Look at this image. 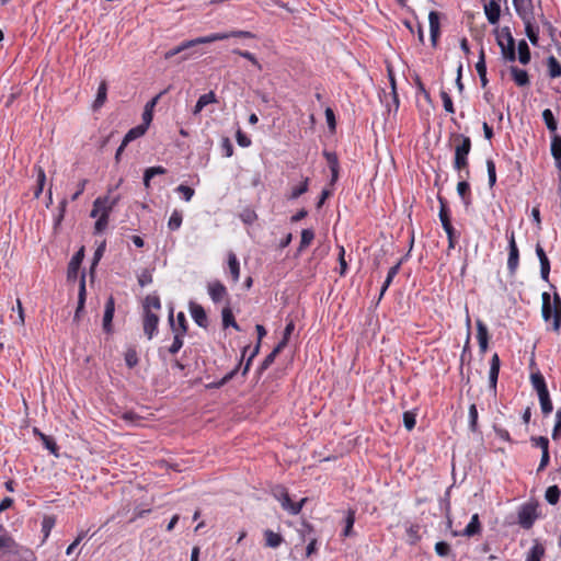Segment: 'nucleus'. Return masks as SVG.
<instances>
[{
  "instance_id": "1",
  "label": "nucleus",
  "mask_w": 561,
  "mask_h": 561,
  "mask_svg": "<svg viewBox=\"0 0 561 561\" xmlns=\"http://www.w3.org/2000/svg\"><path fill=\"white\" fill-rule=\"evenodd\" d=\"M541 314L546 322L552 320V330L559 332L561 328V297L554 291L551 298L549 293H542Z\"/></svg>"
},
{
  "instance_id": "2",
  "label": "nucleus",
  "mask_w": 561,
  "mask_h": 561,
  "mask_svg": "<svg viewBox=\"0 0 561 561\" xmlns=\"http://www.w3.org/2000/svg\"><path fill=\"white\" fill-rule=\"evenodd\" d=\"M453 139L455 142L454 169L458 171L459 178L462 179V171L466 172L467 176L469 175L468 156L471 151V139L462 134L454 135Z\"/></svg>"
},
{
  "instance_id": "3",
  "label": "nucleus",
  "mask_w": 561,
  "mask_h": 561,
  "mask_svg": "<svg viewBox=\"0 0 561 561\" xmlns=\"http://www.w3.org/2000/svg\"><path fill=\"white\" fill-rule=\"evenodd\" d=\"M228 38H231L230 32H220V33L209 34L207 36L197 37L194 39L184 41L181 44H179L178 46L167 50L163 54V57H164V59L169 60V59L173 58L174 56H176V54H180L183 50H186L188 48H195L196 46L202 45V44H209V43H214L217 41H224V39H228Z\"/></svg>"
},
{
  "instance_id": "4",
  "label": "nucleus",
  "mask_w": 561,
  "mask_h": 561,
  "mask_svg": "<svg viewBox=\"0 0 561 561\" xmlns=\"http://www.w3.org/2000/svg\"><path fill=\"white\" fill-rule=\"evenodd\" d=\"M508 239V257H507V270L511 276H514L519 265V250L515 241L514 231L506 232Z\"/></svg>"
},
{
  "instance_id": "5",
  "label": "nucleus",
  "mask_w": 561,
  "mask_h": 561,
  "mask_svg": "<svg viewBox=\"0 0 561 561\" xmlns=\"http://www.w3.org/2000/svg\"><path fill=\"white\" fill-rule=\"evenodd\" d=\"M502 34L506 35V44L502 41L501 36H497V45L501 48V53L505 59L508 61H514L516 59L515 39L511 33L510 27H503Z\"/></svg>"
},
{
  "instance_id": "6",
  "label": "nucleus",
  "mask_w": 561,
  "mask_h": 561,
  "mask_svg": "<svg viewBox=\"0 0 561 561\" xmlns=\"http://www.w3.org/2000/svg\"><path fill=\"white\" fill-rule=\"evenodd\" d=\"M275 497L279 501L283 510L291 515L299 514L304 504L307 502L306 497L301 499L300 502H293L285 489H280L278 493H275Z\"/></svg>"
},
{
  "instance_id": "7",
  "label": "nucleus",
  "mask_w": 561,
  "mask_h": 561,
  "mask_svg": "<svg viewBox=\"0 0 561 561\" xmlns=\"http://www.w3.org/2000/svg\"><path fill=\"white\" fill-rule=\"evenodd\" d=\"M536 517V510L533 506H523L518 513V524L523 528L529 529L534 525Z\"/></svg>"
},
{
  "instance_id": "8",
  "label": "nucleus",
  "mask_w": 561,
  "mask_h": 561,
  "mask_svg": "<svg viewBox=\"0 0 561 561\" xmlns=\"http://www.w3.org/2000/svg\"><path fill=\"white\" fill-rule=\"evenodd\" d=\"M501 360L496 353L493 354L490 360V371H489V386L493 393H496V385L500 374Z\"/></svg>"
},
{
  "instance_id": "9",
  "label": "nucleus",
  "mask_w": 561,
  "mask_h": 561,
  "mask_svg": "<svg viewBox=\"0 0 561 561\" xmlns=\"http://www.w3.org/2000/svg\"><path fill=\"white\" fill-rule=\"evenodd\" d=\"M159 323V317L151 312V310H147L144 317V332L151 340L157 332Z\"/></svg>"
},
{
  "instance_id": "10",
  "label": "nucleus",
  "mask_w": 561,
  "mask_h": 561,
  "mask_svg": "<svg viewBox=\"0 0 561 561\" xmlns=\"http://www.w3.org/2000/svg\"><path fill=\"white\" fill-rule=\"evenodd\" d=\"M536 254L540 262V276L543 280L548 282L550 274V261L543 248L539 243L536 245Z\"/></svg>"
},
{
  "instance_id": "11",
  "label": "nucleus",
  "mask_w": 561,
  "mask_h": 561,
  "mask_svg": "<svg viewBox=\"0 0 561 561\" xmlns=\"http://www.w3.org/2000/svg\"><path fill=\"white\" fill-rule=\"evenodd\" d=\"M115 312V301L112 296L105 302L104 316H103V329L110 333L112 331V320Z\"/></svg>"
},
{
  "instance_id": "12",
  "label": "nucleus",
  "mask_w": 561,
  "mask_h": 561,
  "mask_svg": "<svg viewBox=\"0 0 561 561\" xmlns=\"http://www.w3.org/2000/svg\"><path fill=\"white\" fill-rule=\"evenodd\" d=\"M169 321H170V325L172 328V331L174 332V339H173L172 344L169 347V353L174 355L183 346V335L184 334L179 333V331H178V329L175 327L174 319H173V310L172 309L170 311Z\"/></svg>"
},
{
  "instance_id": "13",
  "label": "nucleus",
  "mask_w": 561,
  "mask_h": 561,
  "mask_svg": "<svg viewBox=\"0 0 561 561\" xmlns=\"http://www.w3.org/2000/svg\"><path fill=\"white\" fill-rule=\"evenodd\" d=\"M208 294L214 302H220L228 296L227 288L220 282H213L208 284Z\"/></svg>"
},
{
  "instance_id": "14",
  "label": "nucleus",
  "mask_w": 561,
  "mask_h": 561,
  "mask_svg": "<svg viewBox=\"0 0 561 561\" xmlns=\"http://www.w3.org/2000/svg\"><path fill=\"white\" fill-rule=\"evenodd\" d=\"M116 201H110L107 197L105 198H96L93 203V208L91 210V217L95 218L103 213V209L111 211L115 205Z\"/></svg>"
},
{
  "instance_id": "15",
  "label": "nucleus",
  "mask_w": 561,
  "mask_h": 561,
  "mask_svg": "<svg viewBox=\"0 0 561 561\" xmlns=\"http://www.w3.org/2000/svg\"><path fill=\"white\" fill-rule=\"evenodd\" d=\"M484 13L490 24H496L501 15L500 2L490 0L489 3L484 4Z\"/></svg>"
},
{
  "instance_id": "16",
  "label": "nucleus",
  "mask_w": 561,
  "mask_h": 561,
  "mask_svg": "<svg viewBox=\"0 0 561 561\" xmlns=\"http://www.w3.org/2000/svg\"><path fill=\"white\" fill-rule=\"evenodd\" d=\"M191 314L195 323L201 328H207L208 321L204 308L197 304H191Z\"/></svg>"
},
{
  "instance_id": "17",
  "label": "nucleus",
  "mask_w": 561,
  "mask_h": 561,
  "mask_svg": "<svg viewBox=\"0 0 561 561\" xmlns=\"http://www.w3.org/2000/svg\"><path fill=\"white\" fill-rule=\"evenodd\" d=\"M428 22H430V34L431 42L433 46L436 45L437 38L439 36V14L436 11H431L428 13Z\"/></svg>"
},
{
  "instance_id": "18",
  "label": "nucleus",
  "mask_w": 561,
  "mask_h": 561,
  "mask_svg": "<svg viewBox=\"0 0 561 561\" xmlns=\"http://www.w3.org/2000/svg\"><path fill=\"white\" fill-rule=\"evenodd\" d=\"M550 150H551V154L554 159L557 169L559 171H561V136L560 135L552 134Z\"/></svg>"
},
{
  "instance_id": "19",
  "label": "nucleus",
  "mask_w": 561,
  "mask_h": 561,
  "mask_svg": "<svg viewBox=\"0 0 561 561\" xmlns=\"http://www.w3.org/2000/svg\"><path fill=\"white\" fill-rule=\"evenodd\" d=\"M85 295H87V291H85V276L83 274L81 276L80 284H79L78 306H77V309H76V312H75V317H73L75 321L79 320L80 313L84 309Z\"/></svg>"
},
{
  "instance_id": "20",
  "label": "nucleus",
  "mask_w": 561,
  "mask_h": 561,
  "mask_svg": "<svg viewBox=\"0 0 561 561\" xmlns=\"http://www.w3.org/2000/svg\"><path fill=\"white\" fill-rule=\"evenodd\" d=\"M482 530L480 518L478 514H473L469 524L462 530L461 535L465 537H473L476 535H480Z\"/></svg>"
},
{
  "instance_id": "21",
  "label": "nucleus",
  "mask_w": 561,
  "mask_h": 561,
  "mask_svg": "<svg viewBox=\"0 0 561 561\" xmlns=\"http://www.w3.org/2000/svg\"><path fill=\"white\" fill-rule=\"evenodd\" d=\"M546 552V549L541 542L537 539L534 540L533 547L528 550L525 561H541Z\"/></svg>"
},
{
  "instance_id": "22",
  "label": "nucleus",
  "mask_w": 561,
  "mask_h": 561,
  "mask_svg": "<svg viewBox=\"0 0 561 561\" xmlns=\"http://www.w3.org/2000/svg\"><path fill=\"white\" fill-rule=\"evenodd\" d=\"M216 102H217L216 94L213 91L201 95L193 108V114L194 115L199 114L205 106H207L208 104H211V103H216Z\"/></svg>"
},
{
  "instance_id": "23",
  "label": "nucleus",
  "mask_w": 561,
  "mask_h": 561,
  "mask_svg": "<svg viewBox=\"0 0 561 561\" xmlns=\"http://www.w3.org/2000/svg\"><path fill=\"white\" fill-rule=\"evenodd\" d=\"M510 70L514 82L518 87H525L529 84V77L526 70L519 69L516 66H512Z\"/></svg>"
},
{
  "instance_id": "24",
  "label": "nucleus",
  "mask_w": 561,
  "mask_h": 561,
  "mask_svg": "<svg viewBox=\"0 0 561 561\" xmlns=\"http://www.w3.org/2000/svg\"><path fill=\"white\" fill-rule=\"evenodd\" d=\"M255 329L257 332L259 342L255 345V347L253 348V351L243 368V371H242L243 375H245L248 373L250 365H251V360L257 355V353L260 351V342L266 335V330L262 324H256Z\"/></svg>"
},
{
  "instance_id": "25",
  "label": "nucleus",
  "mask_w": 561,
  "mask_h": 561,
  "mask_svg": "<svg viewBox=\"0 0 561 561\" xmlns=\"http://www.w3.org/2000/svg\"><path fill=\"white\" fill-rule=\"evenodd\" d=\"M83 260V248L80 249L71 259L68 265V278H76L80 264Z\"/></svg>"
},
{
  "instance_id": "26",
  "label": "nucleus",
  "mask_w": 561,
  "mask_h": 561,
  "mask_svg": "<svg viewBox=\"0 0 561 561\" xmlns=\"http://www.w3.org/2000/svg\"><path fill=\"white\" fill-rule=\"evenodd\" d=\"M264 538L265 546L273 549L278 548L284 541V538L280 534L274 533L271 529H266L264 531Z\"/></svg>"
},
{
  "instance_id": "27",
  "label": "nucleus",
  "mask_w": 561,
  "mask_h": 561,
  "mask_svg": "<svg viewBox=\"0 0 561 561\" xmlns=\"http://www.w3.org/2000/svg\"><path fill=\"white\" fill-rule=\"evenodd\" d=\"M477 329H478L477 337H478L480 351L482 353H485L488 350V341H489L488 329L484 325V323H482L481 321H478Z\"/></svg>"
},
{
  "instance_id": "28",
  "label": "nucleus",
  "mask_w": 561,
  "mask_h": 561,
  "mask_svg": "<svg viewBox=\"0 0 561 561\" xmlns=\"http://www.w3.org/2000/svg\"><path fill=\"white\" fill-rule=\"evenodd\" d=\"M476 70L479 75L482 88H485L488 84V78H486V65H485L483 48L480 50L479 60L476 64Z\"/></svg>"
},
{
  "instance_id": "29",
  "label": "nucleus",
  "mask_w": 561,
  "mask_h": 561,
  "mask_svg": "<svg viewBox=\"0 0 561 561\" xmlns=\"http://www.w3.org/2000/svg\"><path fill=\"white\" fill-rule=\"evenodd\" d=\"M147 128H148L147 126L141 124V125H138V126L129 129L128 133L124 136L123 146H127L133 140L141 137L146 133Z\"/></svg>"
},
{
  "instance_id": "30",
  "label": "nucleus",
  "mask_w": 561,
  "mask_h": 561,
  "mask_svg": "<svg viewBox=\"0 0 561 561\" xmlns=\"http://www.w3.org/2000/svg\"><path fill=\"white\" fill-rule=\"evenodd\" d=\"M457 193L462 199V203L466 207H468L471 204V197H470V185L467 181L462 180L459 181L457 184Z\"/></svg>"
},
{
  "instance_id": "31",
  "label": "nucleus",
  "mask_w": 561,
  "mask_h": 561,
  "mask_svg": "<svg viewBox=\"0 0 561 561\" xmlns=\"http://www.w3.org/2000/svg\"><path fill=\"white\" fill-rule=\"evenodd\" d=\"M228 267L233 282L237 283L240 277V264L233 252L228 253Z\"/></svg>"
},
{
  "instance_id": "32",
  "label": "nucleus",
  "mask_w": 561,
  "mask_h": 561,
  "mask_svg": "<svg viewBox=\"0 0 561 561\" xmlns=\"http://www.w3.org/2000/svg\"><path fill=\"white\" fill-rule=\"evenodd\" d=\"M221 316H222L224 328L232 327L237 331L241 330L239 324L236 322L234 317L231 311V308L229 306H227L222 309Z\"/></svg>"
},
{
  "instance_id": "33",
  "label": "nucleus",
  "mask_w": 561,
  "mask_h": 561,
  "mask_svg": "<svg viewBox=\"0 0 561 561\" xmlns=\"http://www.w3.org/2000/svg\"><path fill=\"white\" fill-rule=\"evenodd\" d=\"M541 411L545 415L553 410V405L549 396L548 389L538 393Z\"/></svg>"
},
{
  "instance_id": "34",
  "label": "nucleus",
  "mask_w": 561,
  "mask_h": 561,
  "mask_svg": "<svg viewBox=\"0 0 561 561\" xmlns=\"http://www.w3.org/2000/svg\"><path fill=\"white\" fill-rule=\"evenodd\" d=\"M285 348V343L284 342H278V344L274 347V350L264 358L262 365H261V369H266L267 367H270L276 356Z\"/></svg>"
},
{
  "instance_id": "35",
  "label": "nucleus",
  "mask_w": 561,
  "mask_h": 561,
  "mask_svg": "<svg viewBox=\"0 0 561 561\" xmlns=\"http://www.w3.org/2000/svg\"><path fill=\"white\" fill-rule=\"evenodd\" d=\"M548 72L551 78H560L561 77V64L554 56H549L547 58Z\"/></svg>"
},
{
  "instance_id": "36",
  "label": "nucleus",
  "mask_w": 561,
  "mask_h": 561,
  "mask_svg": "<svg viewBox=\"0 0 561 561\" xmlns=\"http://www.w3.org/2000/svg\"><path fill=\"white\" fill-rule=\"evenodd\" d=\"M518 60L523 65H527L530 61V49L525 39L518 43Z\"/></svg>"
},
{
  "instance_id": "37",
  "label": "nucleus",
  "mask_w": 561,
  "mask_h": 561,
  "mask_svg": "<svg viewBox=\"0 0 561 561\" xmlns=\"http://www.w3.org/2000/svg\"><path fill=\"white\" fill-rule=\"evenodd\" d=\"M399 270H400V263H398L389 268L386 280L383 282V285L381 286V289H380L379 299H381V297L385 295L386 290L392 283L393 278L398 274Z\"/></svg>"
},
{
  "instance_id": "38",
  "label": "nucleus",
  "mask_w": 561,
  "mask_h": 561,
  "mask_svg": "<svg viewBox=\"0 0 561 561\" xmlns=\"http://www.w3.org/2000/svg\"><path fill=\"white\" fill-rule=\"evenodd\" d=\"M354 523H355V512L350 510V511H347V514L344 519L345 525H344V529L342 533L343 537H351L354 535V533H353Z\"/></svg>"
},
{
  "instance_id": "39",
  "label": "nucleus",
  "mask_w": 561,
  "mask_h": 561,
  "mask_svg": "<svg viewBox=\"0 0 561 561\" xmlns=\"http://www.w3.org/2000/svg\"><path fill=\"white\" fill-rule=\"evenodd\" d=\"M161 94H158L156 98H153L150 102H148L145 106V111L142 113V121L145 126H149V124L152 121V110L156 106L159 98Z\"/></svg>"
},
{
  "instance_id": "40",
  "label": "nucleus",
  "mask_w": 561,
  "mask_h": 561,
  "mask_svg": "<svg viewBox=\"0 0 561 561\" xmlns=\"http://www.w3.org/2000/svg\"><path fill=\"white\" fill-rule=\"evenodd\" d=\"M542 119L547 126V128L552 133L556 134L558 129V123L553 116V113L550 108H546L542 112Z\"/></svg>"
},
{
  "instance_id": "41",
  "label": "nucleus",
  "mask_w": 561,
  "mask_h": 561,
  "mask_svg": "<svg viewBox=\"0 0 561 561\" xmlns=\"http://www.w3.org/2000/svg\"><path fill=\"white\" fill-rule=\"evenodd\" d=\"M314 239V232L312 229H304L301 231V240L298 248V253H301L307 247L311 244Z\"/></svg>"
},
{
  "instance_id": "42",
  "label": "nucleus",
  "mask_w": 561,
  "mask_h": 561,
  "mask_svg": "<svg viewBox=\"0 0 561 561\" xmlns=\"http://www.w3.org/2000/svg\"><path fill=\"white\" fill-rule=\"evenodd\" d=\"M525 32L533 45H538L539 42V28L534 27L529 20L525 21Z\"/></svg>"
},
{
  "instance_id": "43",
  "label": "nucleus",
  "mask_w": 561,
  "mask_h": 561,
  "mask_svg": "<svg viewBox=\"0 0 561 561\" xmlns=\"http://www.w3.org/2000/svg\"><path fill=\"white\" fill-rule=\"evenodd\" d=\"M560 495L561 492L558 485H551L546 490L545 499L549 504L556 505L560 500Z\"/></svg>"
},
{
  "instance_id": "44",
  "label": "nucleus",
  "mask_w": 561,
  "mask_h": 561,
  "mask_svg": "<svg viewBox=\"0 0 561 561\" xmlns=\"http://www.w3.org/2000/svg\"><path fill=\"white\" fill-rule=\"evenodd\" d=\"M107 85L105 81H102L99 85L96 98L93 104L94 108L101 107L106 101Z\"/></svg>"
},
{
  "instance_id": "45",
  "label": "nucleus",
  "mask_w": 561,
  "mask_h": 561,
  "mask_svg": "<svg viewBox=\"0 0 561 561\" xmlns=\"http://www.w3.org/2000/svg\"><path fill=\"white\" fill-rule=\"evenodd\" d=\"M530 381L537 393L548 389L545 378L540 373L531 374Z\"/></svg>"
},
{
  "instance_id": "46",
  "label": "nucleus",
  "mask_w": 561,
  "mask_h": 561,
  "mask_svg": "<svg viewBox=\"0 0 561 561\" xmlns=\"http://www.w3.org/2000/svg\"><path fill=\"white\" fill-rule=\"evenodd\" d=\"M110 213L111 211L103 209V213L96 219L95 225H94V229H95L96 233L102 232L106 228V226L108 224Z\"/></svg>"
},
{
  "instance_id": "47",
  "label": "nucleus",
  "mask_w": 561,
  "mask_h": 561,
  "mask_svg": "<svg viewBox=\"0 0 561 561\" xmlns=\"http://www.w3.org/2000/svg\"><path fill=\"white\" fill-rule=\"evenodd\" d=\"M182 220H183L182 213L179 210H173V213L168 221L169 229L172 231L178 230L182 225Z\"/></svg>"
},
{
  "instance_id": "48",
  "label": "nucleus",
  "mask_w": 561,
  "mask_h": 561,
  "mask_svg": "<svg viewBox=\"0 0 561 561\" xmlns=\"http://www.w3.org/2000/svg\"><path fill=\"white\" fill-rule=\"evenodd\" d=\"M469 428L471 432H478V410L477 405L472 403L469 407Z\"/></svg>"
},
{
  "instance_id": "49",
  "label": "nucleus",
  "mask_w": 561,
  "mask_h": 561,
  "mask_svg": "<svg viewBox=\"0 0 561 561\" xmlns=\"http://www.w3.org/2000/svg\"><path fill=\"white\" fill-rule=\"evenodd\" d=\"M309 179L306 178L299 185L293 187L289 198L296 199L308 191Z\"/></svg>"
},
{
  "instance_id": "50",
  "label": "nucleus",
  "mask_w": 561,
  "mask_h": 561,
  "mask_svg": "<svg viewBox=\"0 0 561 561\" xmlns=\"http://www.w3.org/2000/svg\"><path fill=\"white\" fill-rule=\"evenodd\" d=\"M125 362H126V365L129 367V368H134L139 359H138V354H137V351L134 348V347H129L126 353H125Z\"/></svg>"
},
{
  "instance_id": "51",
  "label": "nucleus",
  "mask_w": 561,
  "mask_h": 561,
  "mask_svg": "<svg viewBox=\"0 0 561 561\" xmlns=\"http://www.w3.org/2000/svg\"><path fill=\"white\" fill-rule=\"evenodd\" d=\"M486 171H488L489 186L493 187L496 183V170H495V163L491 159L486 160Z\"/></svg>"
},
{
  "instance_id": "52",
  "label": "nucleus",
  "mask_w": 561,
  "mask_h": 561,
  "mask_svg": "<svg viewBox=\"0 0 561 561\" xmlns=\"http://www.w3.org/2000/svg\"><path fill=\"white\" fill-rule=\"evenodd\" d=\"M238 371V367H236L234 369H232L230 373H228L225 377H222L220 380L218 381H215V382H211L208 385V388H213V389H218L222 386H225L228 381H230L234 375L237 374Z\"/></svg>"
},
{
  "instance_id": "53",
  "label": "nucleus",
  "mask_w": 561,
  "mask_h": 561,
  "mask_svg": "<svg viewBox=\"0 0 561 561\" xmlns=\"http://www.w3.org/2000/svg\"><path fill=\"white\" fill-rule=\"evenodd\" d=\"M151 308L159 310L161 308L160 298L154 295H149L145 299V312Z\"/></svg>"
},
{
  "instance_id": "54",
  "label": "nucleus",
  "mask_w": 561,
  "mask_h": 561,
  "mask_svg": "<svg viewBox=\"0 0 561 561\" xmlns=\"http://www.w3.org/2000/svg\"><path fill=\"white\" fill-rule=\"evenodd\" d=\"M233 54H237L245 59H248L249 61L252 62V65H254L259 70L262 69V66L261 64L259 62V60L255 58V56L248 51V50H240V49H233L232 50Z\"/></svg>"
},
{
  "instance_id": "55",
  "label": "nucleus",
  "mask_w": 561,
  "mask_h": 561,
  "mask_svg": "<svg viewBox=\"0 0 561 561\" xmlns=\"http://www.w3.org/2000/svg\"><path fill=\"white\" fill-rule=\"evenodd\" d=\"M530 442L533 446L539 447L541 451L549 450V439L545 436H533Z\"/></svg>"
},
{
  "instance_id": "56",
  "label": "nucleus",
  "mask_w": 561,
  "mask_h": 561,
  "mask_svg": "<svg viewBox=\"0 0 561 561\" xmlns=\"http://www.w3.org/2000/svg\"><path fill=\"white\" fill-rule=\"evenodd\" d=\"M416 414L412 411H407L403 413V424L408 431H411L415 426Z\"/></svg>"
},
{
  "instance_id": "57",
  "label": "nucleus",
  "mask_w": 561,
  "mask_h": 561,
  "mask_svg": "<svg viewBox=\"0 0 561 561\" xmlns=\"http://www.w3.org/2000/svg\"><path fill=\"white\" fill-rule=\"evenodd\" d=\"M175 327L179 333L185 334L187 331V322L186 317L183 312H179L176 316V321H174Z\"/></svg>"
},
{
  "instance_id": "58",
  "label": "nucleus",
  "mask_w": 561,
  "mask_h": 561,
  "mask_svg": "<svg viewBox=\"0 0 561 561\" xmlns=\"http://www.w3.org/2000/svg\"><path fill=\"white\" fill-rule=\"evenodd\" d=\"M175 191L183 196L185 202H190L195 193L192 187L184 184L179 185Z\"/></svg>"
},
{
  "instance_id": "59",
  "label": "nucleus",
  "mask_w": 561,
  "mask_h": 561,
  "mask_svg": "<svg viewBox=\"0 0 561 561\" xmlns=\"http://www.w3.org/2000/svg\"><path fill=\"white\" fill-rule=\"evenodd\" d=\"M440 98H442L445 111L448 113H451V114L455 113V107H454V104H453V101H451V98L449 96V94L443 90V91H440Z\"/></svg>"
},
{
  "instance_id": "60",
  "label": "nucleus",
  "mask_w": 561,
  "mask_h": 561,
  "mask_svg": "<svg viewBox=\"0 0 561 561\" xmlns=\"http://www.w3.org/2000/svg\"><path fill=\"white\" fill-rule=\"evenodd\" d=\"M345 249L343 245H339V264H340V275L344 276L347 271V263L345 261Z\"/></svg>"
},
{
  "instance_id": "61",
  "label": "nucleus",
  "mask_w": 561,
  "mask_h": 561,
  "mask_svg": "<svg viewBox=\"0 0 561 561\" xmlns=\"http://www.w3.org/2000/svg\"><path fill=\"white\" fill-rule=\"evenodd\" d=\"M435 551L439 557H447L450 553V546L446 541H438L435 545Z\"/></svg>"
},
{
  "instance_id": "62",
  "label": "nucleus",
  "mask_w": 561,
  "mask_h": 561,
  "mask_svg": "<svg viewBox=\"0 0 561 561\" xmlns=\"http://www.w3.org/2000/svg\"><path fill=\"white\" fill-rule=\"evenodd\" d=\"M323 156L328 162V165L331 169H339V160L337 156L334 152L324 151Z\"/></svg>"
},
{
  "instance_id": "63",
  "label": "nucleus",
  "mask_w": 561,
  "mask_h": 561,
  "mask_svg": "<svg viewBox=\"0 0 561 561\" xmlns=\"http://www.w3.org/2000/svg\"><path fill=\"white\" fill-rule=\"evenodd\" d=\"M221 151L222 154L227 158L231 157L233 154V146L229 138L225 137L221 140Z\"/></svg>"
},
{
  "instance_id": "64",
  "label": "nucleus",
  "mask_w": 561,
  "mask_h": 561,
  "mask_svg": "<svg viewBox=\"0 0 561 561\" xmlns=\"http://www.w3.org/2000/svg\"><path fill=\"white\" fill-rule=\"evenodd\" d=\"M138 283L141 287H145L149 284L152 283V275H151V272L148 271V270H144L139 275H138Z\"/></svg>"
}]
</instances>
